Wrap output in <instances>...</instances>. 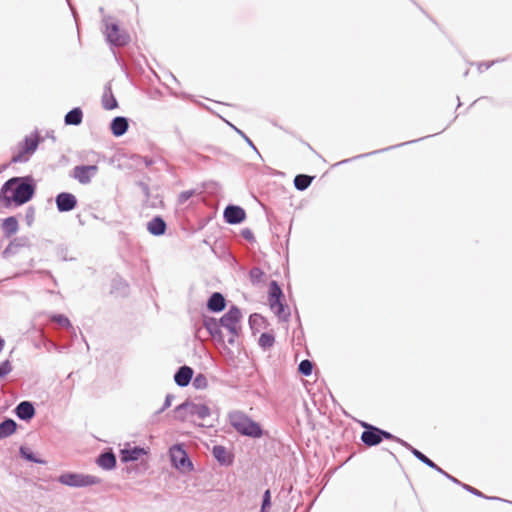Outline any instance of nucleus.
Here are the masks:
<instances>
[{
	"label": "nucleus",
	"mask_w": 512,
	"mask_h": 512,
	"mask_svg": "<svg viewBox=\"0 0 512 512\" xmlns=\"http://www.w3.org/2000/svg\"><path fill=\"white\" fill-rule=\"evenodd\" d=\"M36 183L31 175L15 176L8 179L0 189V202L5 208L19 207L35 195Z\"/></svg>",
	"instance_id": "1"
},
{
	"label": "nucleus",
	"mask_w": 512,
	"mask_h": 512,
	"mask_svg": "<svg viewBox=\"0 0 512 512\" xmlns=\"http://www.w3.org/2000/svg\"><path fill=\"white\" fill-rule=\"evenodd\" d=\"M228 422L237 433L251 438H261L263 429L261 425L240 410H233L228 413Z\"/></svg>",
	"instance_id": "2"
},
{
	"label": "nucleus",
	"mask_w": 512,
	"mask_h": 512,
	"mask_svg": "<svg viewBox=\"0 0 512 512\" xmlns=\"http://www.w3.org/2000/svg\"><path fill=\"white\" fill-rule=\"evenodd\" d=\"M42 141L43 138L40 136L37 130L26 136L21 142L18 143L17 151L12 155L10 163L28 162Z\"/></svg>",
	"instance_id": "3"
},
{
	"label": "nucleus",
	"mask_w": 512,
	"mask_h": 512,
	"mask_svg": "<svg viewBox=\"0 0 512 512\" xmlns=\"http://www.w3.org/2000/svg\"><path fill=\"white\" fill-rule=\"evenodd\" d=\"M210 408L203 403H196L186 400L174 409L175 419L184 422L190 417L196 416L198 419L204 420L210 415Z\"/></svg>",
	"instance_id": "4"
},
{
	"label": "nucleus",
	"mask_w": 512,
	"mask_h": 512,
	"mask_svg": "<svg viewBox=\"0 0 512 512\" xmlns=\"http://www.w3.org/2000/svg\"><path fill=\"white\" fill-rule=\"evenodd\" d=\"M57 481L62 485L76 488L87 487L101 483V479L97 476L76 472L63 473L57 478Z\"/></svg>",
	"instance_id": "5"
},
{
	"label": "nucleus",
	"mask_w": 512,
	"mask_h": 512,
	"mask_svg": "<svg viewBox=\"0 0 512 512\" xmlns=\"http://www.w3.org/2000/svg\"><path fill=\"white\" fill-rule=\"evenodd\" d=\"M170 458L172 464L178 470L190 472L194 469V465L188 456V453L181 444H175L170 449Z\"/></svg>",
	"instance_id": "6"
},
{
	"label": "nucleus",
	"mask_w": 512,
	"mask_h": 512,
	"mask_svg": "<svg viewBox=\"0 0 512 512\" xmlns=\"http://www.w3.org/2000/svg\"><path fill=\"white\" fill-rule=\"evenodd\" d=\"M105 40L109 45L118 65L124 66V60L118 55L116 49L127 46L131 41V34H105Z\"/></svg>",
	"instance_id": "7"
},
{
	"label": "nucleus",
	"mask_w": 512,
	"mask_h": 512,
	"mask_svg": "<svg viewBox=\"0 0 512 512\" xmlns=\"http://www.w3.org/2000/svg\"><path fill=\"white\" fill-rule=\"evenodd\" d=\"M242 314L236 305H232L229 310L219 319L222 327L227 329L230 334L238 336L237 324L240 322Z\"/></svg>",
	"instance_id": "8"
},
{
	"label": "nucleus",
	"mask_w": 512,
	"mask_h": 512,
	"mask_svg": "<svg viewBox=\"0 0 512 512\" xmlns=\"http://www.w3.org/2000/svg\"><path fill=\"white\" fill-rule=\"evenodd\" d=\"M361 426L364 428L361 433L360 439L367 447H373L382 442L381 428L362 421Z\"/></svg>",
	"instance_id": "9"
},
{
	"label": "nucleus",
	"mask_w": 512,
	"mask_h": 512,
	"mask_svg": "<svg viewBox=\"0 0 512 512\" xmlns=\"http://www.w3.org/2000/svg\"><path fill=\"white\" fill-rule=\"evenodd\" d=\"M223 218L226 223L237 225L245 220L246 212L241 206L229 204L224 209Z\"/></svg>",
	"instance_id": "10"
},
{
	"label": "nucleus",
	"mask_w": 512,
	"mask_h": 512,
	"mask_svg": "<svg viewBox=\"0 0 512 512\" xmlns=\"http://www.w3.org/2000/svg\"><path fill=\"white\" fill-rule=\"evenodd\" d=\"M98 167L96 165H78L73 169V177L78 180L80 184H88L91 179L97 174Z\"/></svg>",
	"instance_id": "11"
},
{
	"label": "nucleus",
	"mask_w": 512,
	"mask_h": 512,
	"mask_svg": "<svg viewBox=\"0 0 512 512\" xmlns=\"http://www.w3.org/2000/svg\"><path fill=\"white\" fill-rule=\"evenodd\" d=\"M55 203L58 212H70L77 206V198L74 194L69 192H61L55 197Z\"/></svg>",
	"instance_id": "12"
},
{
	"label": "nucleus",
	"mask_w": 512,
	"mask_h": 512,
	"mask_svg": "<svg viewBox=\"0 0 512 512\" xmlns=\"http://www.w3.org/2000/svg\"><path fill=\"white\" fill-rule=\"evenodd\" d=\"M203 326L216 342L220 344L225 342L224 335L221 330L222 326L216 318L203 315Z\"/></svg>",
	"instance_id": "13"
},
{
	"label": "nucleus",
	"mask_w": 512,
	"mask_h": 512,
	"mask_svg": "<svg viewBox=\"0 0 512 512\" xmlns=\"http://www.w3.org/2000/svg\"><path fill=\"white\" fill-rule=\"evenodd\" d=\"M412 454L420 462H422L426 466L432 468L433 470L437 471L438 473L442 474L448 480H450L452 483L460 484V481L457 478H455L454 476H452L449 473H447L446 471H444L441 467H439L436 463H434L430 458H428L424 453H422L418 449L414 448L412 451Z\"/></svg>",
	"instance_id": "14"
},
{
	"label": "nucleus",
	"mask_w": 512,
	"mask_h": 512,
	"mask_svg": "<svg viewBox=\"0 0 512 512\" xmlns=\"http://www.w3.org/2000/svg\"><path fill=\"white\" fill-rule=\"evenodd\" d=\"M95 462L103 470L110 471L116 467L117 459L112 449L108 448L98 455Z\"/></svg>",
	"instance_id": "15"
},
{
	"label": "nucleus",
	"mask_w": 512,
	"mask_h": 512,
	"mask_svg": "<svg viewBox=\"0 0 512 512\" xmlns=\"http://www.w3.org/2000/svg\"><path fill=\"white\" fill-rule=\"evenodd\" d=\"M16 416L22 421H30L36 414L35 407L30 401H21L15 408Z\"/></svg>",
	"instance_id": "16"
},
{
	"label": "nucleus",
	"mask_w": 512,
	"mask_h": 512,
	"mask_svg": "<svg viewBox=\"0 0 512 512\" xmlns=\"http://www.w3.org/2000/svg\"><path fill=\"white\" fill-rule=\"evenodd\" d=\"M147 451L140 446L126 447L120 450V460L123 463L137 461L141 456L146 455Z\"/></svg>",
	"instance_id": "17"
},
{
	"label": "nucleus",
	"mask_w": 512,
	"mask_h": 512,
	"mask_svg": "<svg viewBox=\"0 0 512 512\" xmlns=\"http://www.w3.org/2000/svg\"><path fill=\"white\" fill-rule=\"evenodd\" d=\"M30 240L27 236L15 237L9 242L7 247L3 251V257L8 258L17 253L19 248L29 247Z\"/></svg>",
	"instance_id": "18"
},
{
	"label": "nucleus",
	"mask_w": 512,
	"mask_h": 512,
	"mask_svg": "<svg viewBox=\"0 0 512 512\" xmlns=\"http://www.w3.org/2000/svg\"><path fill=\"white\" fill-rule=\"evenodd\" d=\"M226 308V299L220 292H213L207 300V309L212 313L222 312Z\"/></svg>",
	"instance_id": "19"
},
{
	"label": "nucleus",
	"mask_w": 512,
	"mask_h": 512,
	"mask_svg": "<svg viewBox=\"0 0 512 512\" xmlns=\"http://www.w3.org/2000/svg\"><path fill=\"white\" fill-rule=\"evenodd\" d=\"M193 369L189 366H181L174 374V381L179 387H186L190 384L193 378Z\"/></svg>",
	"instance_id": "20"
},
{
	"label": "nucleus",
	"mask_w": 512,
	"mask_h": 512,
	"mask_svg": "<svg viewBox=\"0 0 512 512\" xmlns=\"http://www.w3.org/2000/svg\"><path fill=\"white\" fill-rule=\"evenodd\" d=\"M129 128V120L124 116H116L112 119L110 123V130L113 136L121 137L123 136Z\"/></svg>",
	"instance_id": "21"
},
{
	"label": "nucleus",
	"mask_w": 512,
	"mask_h": 512,
	"mask_svg": "<svg viewBox=\"0 0 512 512\" xmlns=\"http://www.w3.org/2000/svg\"><path fill=\"white\" fill-rule=\"evenodd\" d=\"M212 455L220 465L229 466L233 463V455L229 453L226 447L222 445H215L212 448Z\"/></svg>",
	"instance_id": "22"
},
{
	"label": "nucleus",
	"mask_w": 512,
	"mask_h": 512,
	"mask_svg": "<svg viewBox=\"0 0 512 512\" xmlns=\"http://www.w3.org/2000/svg\"><path fill=\"white\" fill-rule=\"evenodd\" d=\"M147 230L153 236H162L166 233L167 224L161 216H155L147 223Z\"/></svg>",
	"instance_id": "23"
},
{
	"label": "nucleus",
	"mask_w": 512,
	"mask_h": 512,
	"mask_svg": "<svg viewBox=\"0 0 512 512\" xmlns=\"http://www.w3.org/2000/svg\"><path fill=\"white\" fill-rule=\"evenodd\" d=\"M1 229L5 238H10L19 230L18 219L15 216H9L1 221Z\"/></svg>",
	"instance_id": "24"
},
{
	"label": "nucleus",
	"mask_w": 512,
	"mask_h": 512,
	"mask_svg": "<svg viewBox=\"0 0 512 512\" xmlns=\"http://www.w3.org/2000/svg\"><path fill=\"white\" fill-rule=\"evenodd\" d=\"M83 121V111L80 107H74L64 116V123L68 126H78Z\"/></svg>",
	"instance_id": "25"
},
{
	"label": "nucleus",
	"mask_w": 512,
	"mask_h": 512,
	"mask_svg": "<svg viewBox=\"0 0 512 512\" xmlns=\"http://www.w3.org/2000/svg\"><path fill=\"white\" fill-rule=\"evenodd\" d=\"M424 138L425 137H422V138H420V140H422ZM416 141H419V139L418 140H412V141H406L404 143H400V144H397V145H392V146H389V147H386V148H383V149H378V150H375V151H372V152H369V153L360 154V155H357V156L352 157L350 159L342 160V161L338 162L336 165H341V164L350 162V161L355 160V159L364 158V157H368L370 155H374V154L382 153V152H385V151H389V150H392V149H395V148H398V147H401V146H404V145H408V144L414 143Z\"/></svg>",
	"instance_id": "26"
},
{
	"label": "nucleus",
	"mask_w": 512,
	"mask_h": 512,
	"mask_svg": "<svg viewBox=\"0 0 512 512\" xmlns=\"http://www.w3.org/2000/svg\"><path fill=\"white\" fill-rule=\"evenodd\" d=\"M18 424L12 418H5L0 423V440L5 439L12 434H14L17 430Z\"/></svg>",
	"instance_id": "27"
},
{
	"label": "nucleus",
	"mask_w": 512,
	"mask_h": 512,
	"mask_svg": "<svg viewBox=\"0 0 512 512\" xmlns=\"http://www.w3.org/2000/svg\"><path fill=\"white\" fill-rule=\"evenodd\" d=\"M103 30L102 32H126L125 30H121L120 22L112 17V16H104L102 19Z\"/></svg>",
	"instance_id": "28"
},
{
	"label": "nucleus",
	"mask_w": 512,
	"mask_h": 512,
	"mask_svg": "<svg viewBox=\"0 0 512 512\" xmlns=\"http://www.w3.org/2000/svg\"><path fill=\"white\" fill-rule=\"evenodd\" d=\"M268 294L270 306H274L275 303L282 300L283 291L276 280L270 282Z\"/></svg>",
	"instance_id": "29"
},
{
	"label": "nucleus",
	"mask_w": 512,
	"mask_h": 512,
	"mask_svg": "<svg viewBox=\"0 0 512 512\" xmlns=\"http://www.w3.org/2000/svg\"><path fill=\"white\" fill-rule=\"evenodd\" d=\"M19 455L21 458L28 462H33L37 464H46L44 459H41L35 455V453L27 446L22 445L19 448Z\"/></svg>",
	"instance_id": "30"
},
{
	"label": "nucleus",
	"mask_w": 512,
	"mask_h": 512,
	"mask_svg": "<svg viewBox=\"0 0 512 512\" xmlns=\"http://www.w3.org/2000/svg\"><path fill=\"white\" fill-rule=\"evenodd\" d=\"M271 310L277 315L279 320L287 322L290 318V311L282 300L278 301L274 304V306H270Z\"/></svg>",
	"instance_id": "31"
},
{
	"label": "nucleus",
	"mask_w": 512,
	"mask_h": 512,
	"mask_svg": "<svg viewBox=\"0 0 512 512\" xmlns=\"http://www.w3.org/2000/svg\"><path fill=\"white\" fill-rule=\"evenodd\" d=\"M313 177L306 174H298L294 178V186L298 191L306 190L312 183Z\"/></svg>",
	"instance_id": "32"
},
{
	"label": "nucleus",
	"mask_w": 512,
	"mask_h": 512,
	"mask_svg": "<svg viewBox=\"0 0 512 512\" xmlns=\"http://www.w3.org/2000/svg\"><path fill=\"white\" fill-rule=\"evenodd\" d=\"M459 486H461L465 491L469 492L470 494L474 495V496H477L479 498H485L487 500H495V501H504V502H508L507 500H504L500 497H496V496H486L484 495L481 491L477 490L476 488L468 485V484H465V483H462L460 481V484H458Z\"/></svg>",
	"instance_id": "33"
},
{
	"label": "nucleus",
	"mask_w": 512,
	"mask_h": 512,
	"mask_svg": "<svg viewBox=\"0 0 512 512\" xmlns=\"http://www.w3.org/2000/svg\"><path fill=\"white\" fill-rule=\"evenodd\" d=\"M381 439H382V441L383 440L395 441V442L399 443L400 445H402L403 447H405L411 453L414 449V447L412 445H410L408 442L400 439L399 437H397V436L393 435L392 433H390L386 430H383V429H381Z\"/></svg>",
	"instance_id": "34"
},
{
	"label": "nucleus",
	"mask_w": 512,
	"mask_h": 512,
	"mask_svg": "<svg viewBox=\"0 0 512 512\" xmlns=\"http://www.w3.org/2000/svg\"><path fill=\"white\" fill-rule=\"evenodd\" d=\"M275 343V336L272 333L264 332L260 335L258 344L265 351L270 349Z\"/></svg>",
	"instance_id": "35"
},
{
	"label": "nucleus",
	"mask_w": 512,
	"mask_h": 512,
	"mask_svg": "<svg viewBox=\"0 0 512 512\" xmlns=\"http://www.w3.org/2000/svg\"><path fill=\"white\" fill-rule=\"evenodd\" d=\"M102 106L106 110H113L118 107V102L111 90L109 89V95L105 92L102 97Z\"/></svg>",
	"instance_id": "36"
},
{
	"label": "nucleus",
	"mask_w": 512,
	"mask_h": 512,
	"mask_svg": "<svg viewBox=\"0 0 512 512\" xmlns=\"http://www.w3.org/2000/svg\"><path fill=\"white\" fill-rule=\"evenodd\" d=\"M314 363L311 360L304 359L298 365V372L302 376H310L313 372Z\"/></svg>",
	"instance_id": "37"
},
{
	"label": "nucleus",
	"mask_w": 512,
	"mask_h": 512,
	"mask_svg": "<svg viewBox=\"0 0 512 512\" xmlns=\"http://www.w3.org/2000/svg\"><path fill=\"white\" fill-rule=\"evenodd\" d=\"M53 322L57 323L59 326L66 328L67 330L74 331V327L72 326L70 320L63 314H55L50 318Z\"/></svg>",
	"instance_id": "38"
},
{
	"label": "nucleus",
	"mask_w": 512,
	"mask_h": 512,
	"mask_svg": "<svg viewBox=\"0 0 512 512\" xmlns=\"http://www.w3.org/2000/svg\"><path fill=\"white\" fill-rule=\"evenodd\" d=\"M264 275L265 274L260 267H253L249 271V278L252 284H259L262 281Z\"/></svg>",
	"instance_id": "39"
},
{
	"label": "nucleus",
	"mask_w": 512,
	"mask_h": 512,
	"mask_svg": "<svg viewBox=\"0 0 512 512\" xmlns=\"http://www.w3.org/2000/svg\"><path fill=\"white\" fill-rule=\"evenodd\" d=\"M193 386L196 389H205L208 386V380L206 376L202 373L197 374L193 379Z\"/></svg>",
	"instance_id": "40"
},
{
	"label": "nucleus",
	"mask_w": 512,
	"mask_h": 512,
	"mask_svg": "<svg viewBox=\"0 0 512 512\" xmlns=\"http://www.w3.org/2000/svg\"><path fill=\"white\" fill-rule=\"evenodd\" d=\"M36 210L34 206H29L25 210V222L28 227H31L35 221Z\"/></svg>",
	"instance_id": "41"
},
{
	"label": "nucleus",
	"mask_w": 512,
	"mask_h": 512,
	"mask_svg": "<svg viewBox=\"0 0 512 512\" xmlns=\"http://www.w3.org/2000/svg\"><path fill=\"white\" fill-rule=\"evenodd\" d=\"M264 321V317L258 313H253L249 316V325L252 329L256 326H261Z\"/></svg>",
	"instance_id": "42"
},
{
	"label": "nucleus",
	"mask_w": 512,
	"mask_h": 512,
	"mask_svg": "<svg viewBox=\"0 0 512 512\" xmlns=\"http://www.w3.org/2000/svg\"><path fill=\"white\" fill-rule=\"evenodd\" d=\"M11 371H12V364L8 359H6L0 363V379L7 376Z\"/></svg>",
	"instance_id": "43"
},
{
	"label": "nucleus",
	"mask_w": 512,
	"mask_h": 512,
	"mask_svg": "<svg viewBox=\"0 0 512 512\" xmlns=\"http://www.w3.org/2000/svg\"><path fill=\"white\" fill-rule=\"evenodd\" d=\"M504 61V59H496V60H492V61H484V62H479L477 64V69L480 73H483L484 71L488 70L490 67H492L494 64L498 63V62H502Z\"/></svg>",
	"instance_id": "44"
},
{
	"label": "nucleus",
	"mask_w": 512,
	"mask_h": 512,
	"mask_svg": "<svg viewBox=\"0 0 512 512\" xmlns=\"http://www.w3.org/2000/svg\"><path fill=\"white\" fill-rule=\"evenodd\" d=\"M229 126H231L239 135H241V138H244L245 141L247 142V144L253 148L254 151L257 152V154L260 156L257 148L255 147L254 143L251 141V139L243 132L241 131L240 129H238L237 127H235L233 124H231L230 122H227Z\"/></svg>",
	"instance_id": "45"
},
{
	"label": "nucleus",
	"mask_w": 512,
	"mask_h": 512,
	"mask_svg": "<svg viewBox=\"0 0 512 512\" xmlns=\"http://www.w3.org/2000/svg\"><path fill=\"white\" fill-rule=\"evenodd\" d=\"M195 194V190H186V191H182L179 196H178V203L179 204H184L185 202H187L193 195Z\"/></svg>",
	"instance_id": "46"
},
{
	"label": "nucleus",
	"mask_w": 512,
	"mask_h": 512,
	"mask_svg": "<svg viewBox=\"0 0 512 512\" xmlns=\"http://www.w3.org/2000/svg\"><path fill=\"white\" fill-rule=\"evenodd\" d=\"M173 398L174 396L172 394H167L162 407L155 412V415H160L167 408H169L171 406Z\"/></svg>",
	"instance_id": "47"
},
{
	"label": "nucleus",
	"mask_w": 512,
	"mask_h": 512,
	"mask_svg": "<svg viewBox=\"0 0 512 512\" xmlns=\"http://www.w3.org/2000/svg\"><path fill=\"white\" fill-rule=\"evenodd\" d=\"M261 506H265L270 508L271 507V492L269 489H267L262 496V503Z\"/></svg>",
	"instance_id": "48"
},
{
	"label": "nucleus",
	"mask_w": 512,
	"mask_h": 512,
	"mask_svg": "<svg viewBox=\"0 0 512 512\" xmlns=\"http://www.w3.org/2000/svg\"><path fill=\"white\" fill-rule=\"evenodd\" d=\"M241 235L242 237L249 241V242H253L255 241V237H254V234L253 232L249 229V228H245L241 231Z\"/></svg>",
	"instance_id": "49"
},
{
	"label": "nucleus",
	"mask_w": 512,
	"mask_h": 512,
	"mask_svg": "<svg viewBox=\"0 0 512 512\" xmlns=\"http://www.w3.org/2000/svg\"><path fill=\"white\" fill-rule=\"evenodd\" d=\"M137 158L141 159L146 167H150L155 163V161L148 156H139L138 155Z\"/></svg>",
	"instance_id": "50"
},
{
	"label": "nucleus",
	"mask_w": 512,
	"mask_h": 512,
	"mask_svg": "<svg viewBox=\"0 0 512 512\" xmlns=\"http://www.w3.org/2000/svg\"><path fill=\"white\" fill-rule=\"evenodd\" d=\"M207 151L215 154V155H219V154H222V151L219 147H216V146H207L205 148Z\"/></svg>",
	"instance_id": "51"
},
{
	"label": "nucleus",
	"mask_w": 512,
	"mask_h": 512,
	"mask_svg": "<svg viewBox=\"0 0 512 512\" xmlns=\"http://www.w3.org/2000/svg\"><path fill=\"white\" fill-rule=\"evenodd\" d=\"M140 187L142 188L143 192L148 195L149 194V186L145 184L144 182L139 183Z\"/></svg>",
	"instance_id": "52"
},
{
	"label": "nucleus",
	"mask_w": 512,
	"mask_h": 512,
	"mask_svg": "<svg viewBox=\"0 0 512 512\" xmlns=\"http://www.w3.org/2000/svg\"><path fill=\"white\" fill-rule=\"evenodd\" d=\"M68 4H69V7H70V10H71L72 16L74 17V20H75V22H76V27H77V29L79 30V27H78V24H77V20H76V16H75V9H74V7H73L69 2H68Z\"/></svg>",
	"instance_id": "53"
},
{
	"label": "nucleus",
	"mask_w": 512,
	"mask_h": 512,
	"mask_svg": "<svg viewBox=\"0 0 512 512\" xmlns=\"http://www.w3.org/2000/svg\"><path fill=\"white\" fill-rule=\"evenodd\" d=\"M118 282H119V284L123 285L125 288L128 287L127 283L122 281V279H119ZM116 283H117V280H114V286L116 285Z\"/></svg>",
	"instance_id": "54"
},
{
	"label": "nucleus",
	"mask_w": 512,
	"mask_h": 512,
	"mask_svg": "<svg viewBox=\"0 0 512 512\" xmlns=\"http://www.w3.org/2000/svg\"><path fill=\"white\" fill-rule=\"evenodd\" d=\"M47 137L51 138L53 141H56V137L54 136V132L53 131L48 132L47 133Z\"/></svg>",
	"instance_id": "55"
},
{
	"label": "nucleus",
	"mask_w": 512,
	"mask_h": 512,
	"mask_svg": "<svg viewBox=\"0 0 512 512\" xmlns=\"http://www.w3.org/2000/svg\"><path fill=\"white\" fill-rule=\"evenodd\" d=\"M235 337H236V336H234L233 334H231V337L228 339V343H229V344H231V345H232V344H234V342H235Z\"/></svg>",
	"instance_id": "56"
},
{
	"label": "nucleus",
	"mask_w": 512,
	"mask_h": 512,
	"mask_svg": "<svg viewBox=\"0 0 512 512\" xmlns=\"http://www.w3.org/2000/svg\"><path fill=\"white\" fill-rule=\"evenodd\" d=\"M4 345H5V341L3 338L0 337V352L3 350Z\"/></svg>",
	"instance_id": "57"
},
{
	"label": "nucleus",
	"mask_w": 512,
	"mask_h": 512,
	"mask_svg": "<svg viewBox=\"0 0 512 512\" xmlns=\"http://www.w3.org/2000/svg\"><path fill=\"white\" fill-rule=\"evenodd\" d=\"M260 512H270V508L265 507V506H261Z\"/></svg>",
	"instance_id": "58"
},
{
	"label": "nucleus",
	"mask_w": 512,
	"mask_h": 512,
	"mask_svg": "<svg viewBox=\"0 0 512 512\" xmlns=\"http://www.w3.org/2000/svg\"><path fill=\"white\" fill-rule=\"evenodd\" d=\"M200 159H201V160H203V161H207V160H209V157H208V156L201 155V156H200Z\"/></svg>",
	"instance_id": "59"
},
{
	"label": "nucleus",
	"mask_w": 512,
	"mask_h": 512,
	"mask_svg": "<svg viewBox=\"0 0 512 512\" xmlns=\"http://www.w3.org/2000/svg\"><path fill=\"white\" fill-rule=\"evenodd\" d=\"M469 73V70L467 69L465 72H464V76L466 77Z\"/></svg>",
	"instance_id": "60"
},
{
	"label": "nucleus",
	"mask_w": 512,
	"mask_h": 512,
	"mask_svg": "<svg viewBox=\"0 0 512 512\" xmlns=\"http://www.w3.org/2000/svg\"><path fill=\"white\" fill-rule=\"evenodd\" d=\"M457 99H458V107H459V106H461V102H460L459 97H457Z\"/></svg>",
	"instance_id": "61"
}]
</instances>
